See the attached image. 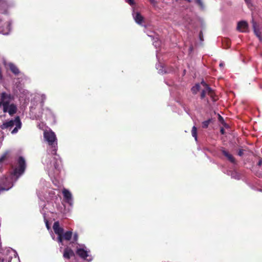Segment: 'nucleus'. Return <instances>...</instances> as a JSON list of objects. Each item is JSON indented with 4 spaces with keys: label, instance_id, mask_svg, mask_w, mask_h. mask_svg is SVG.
Listing matches in <instances>:
<instances>
[{
    "label": "nucleus",
    "instance_id": "nucleus-1",
    "mask_svg": "<svg viewBox=\"0 0 262 262\" xmlns=\"http://www.w3.org/2000/svg\"><path fill=\"white\" fill-rule=\"evenodd\" d=\"M15 126L14 128L11 131L12 134H15L17 133L19 129L21 127V122L19 116H17L14 120H11L8 121L4 122L1 126V128L2 129L11 128L14 126Z\"/></svg>",
    "mask_w": 262,
    "mask_h": 262
},
{
    "label": "nucleus",
    "instance_id": "nucleus-2",
    "mask_svg": "<svg viewBox=\"0 0 262 262\" xmlns=\"http://www.w3.org/2000/svg\"><path fill=\"white\" fill-rule=\"evenodd\" d=\"M26 167V163L25 159L23 157H19L17 160V166L13 171L14 175L19 177L25 171Z\"/></svg>",
    "mask_w": 262,
    "mask_h": 262
},
{
    "label": "nucleus",
    "instance_id": "nucleus-3",
    "mask_svg": "<svg viewBox=\"0 0 262 262\" xmlns=\"http://www.w3.org/2000/svg\"><path fill=\"white\" fill-rule=\"evenodd\" d=\"M43 137L50 146L54 147L57 144L56 137L55 133L52 130H46L43 133Z\"/></svg>",
    "mask_w": 262,
    "mask_h": 262
},
{
    "label": "nucleus",
    "instance_id": "nucleus-4",
    "mask_svg": "<svg viewBox=\"0 0 262 262\" xmlns=\"http://www.w3.org/2000/svg\"><path fill=\"white\" fill-rule=\"evenodd\" d=\"M201 84L205 88L201 92V98L202 99H204L207 93V94L212 98L213 100L215 101V100L214 99V93L213 90L204 80L201 82Z\"/></svg>",
    "mask_w": 262,
    "mask_h": 262
},
{
    "label": "nucleus",
    "instance_id": "nucleus-5",
    "mask_svg": "<svg viewBox=\"0 0 262 262\" xmlns=\"http://www.w3.org/2000/svg\"><path fill=\"white\" fill-rule=\"evenodd\" d=\"M11 95L10 94H7L6 92H3L1 94L0 100V107L3 106V111H6V106L8 105L11 101Z\"/></svg>",
    "mask_w": 262,
    "mask_h": 262
},
{
    "label": "nucleus",
    "instance_id": "nucleus-6",
    "mask_svg": "<svg viewBox=\"0 0 262 262\" xmlns=\"http://www.w3.org/2000/svg\"><path fill=\"white\" fill-rule=\"evenodd\" d=\"M76 252L79 257L88 261H91L93 259L92 256L89 254L88 251L83 248H77Z\"/></svg>",
    "mask_w": 262,
    "mask_h": 262
},
{
    "label": "nucleus",
    "instance_id": "nucleus-7",
    "mask_svg": "<svg viewBox=\"0 0 262 262\" xmlns=\"http://www.w3.org/2000/svg\"><path fill=\"white\" fill-rule=\"evenodd\" d=\"M252 27L254 31V33L255 35L259 38L260 40H262V36H261V32L260 31V28H259V26L258 24L254 21L253 19L252 20Z\"/></svg>",
    "mask_w": 262,
    "mask_h": 262
},
{
    "label": "nucleus",
    "instance_id": "nucleus-8",
    "mask_svg": "<svg viewBox=\"0 0 262 262\" xmlns=\"http://www.w3.org/2000/svg\"><path fill=\"white\" fill-rule=\"evenodd\" d=\"M248 28V24L247 21L242 20L237 23V30L241 32H246Z\"/></svg>",
    "mask_w": 262,
    "mask_h": 262
},
{
    "label": "nucleus",
    "instance_id": "nucleus-9",
    "mask_svg": "<svg viewBox=\"0 0 262 262\" xmlns=\"http://www.w3.org/2000/svg\"><path fill=\"white\" fill-rule=\"evenodd\" d=\"M17 107L13 103L9 104L6 106V111H3L4 113L8 112L10 116H13L17 112Z\"/></svg>",
    "mask_w": 262,
    "mask_h": 262
},
{
    "label": "nucleus",
    "instance_id": "nucleus-10",
    "mask_svg": "<svg viewBox=\"0 0 262 262\" xmlns=\"http://www.w3.org/2000/svg\"><path fill=\"white\" fill-rule=\"evenodd\" d=\"M53 229L56 234L58 235H62L63 233V229L60 227L58 222H55L53 226Z\"/></svg>",
    "mask_w": 262,
    "mask_h": 262
},
{
    "label": "nucleus",
    "instance_id": "nucleus-11",
    "mask_svg": "<svg viewBox=\"0 0 262 262\" xmlns=\"http://www.w3.org/2000/svg\"><path fill=\"white\" fill-rule=\"evenodd\" d=\"M8 9V4L6 0H0V12L6 14Z\"/></svg>",
    "mask_w": 262,
    "mask_h": 262
},
{
    "label": "nucleus",
    "instance_id": "nucleus-12",
    "mask_svg": "<svg viewBox=\"0 0 262 262\" xmlns=\"http://www.w3.org/2000/svg\"><path fill=\"white\" fill-rule=\"evenodd\" d=\"M74 251L70 248H65L63 251V256L67 259H70L71 257L74 256Z\"/></svg>",
    "mask_w": 262,
    "mask_h": 262
},
{
    "label": "nucleus",
    "instance_id": "nucleus-13",
    "mask_svg": "<svg viewBox=\"0 0 262 262\" xmlns=\"http://www.w3.org/2000/svg\"><path fill=\"white\" fill-rule=\"evenodd\" d=\"M222 154L227 158V159L232 163H235V159L233 156L230 154L228 151L223 148L221 149Z\"/></svg>",
    "mask_w": 262,
    "mask_h": 262
},
{
    "label": "nucleus",
    "instance_id": "nucleus-14",
    "mask_svg": "<svg viewBox=\"0 0 262 262\" xmlns=\"http://www.w3.org/2000/svg\"><path fill=\"white\" fill-rule=\"evenodd\" d=\"M62 194L66 201L67 203H70V201L72 200L71 193L68 190L64 188L62 190Z\"/></svg>",
    "mask_w": 262,
    "mask_h": 262
},
{
    "label": "nucleus",
    "instance_id": "nucleus-15",
    "mask_svg": "<svg viewBox=\"0 0 262 262\" xmlns=\"http://www.w3.org/2000/svg\"><path fill=\"white\" fill-rule=\"evenodd\" d=\"M135 21L139 25H141L144 20V17L139 12H136L134 16Z\"/></svg>",
    "mask_w": 262,
    "mask_h": 262
},
{
    "label": "nucleus",
    "instance_id": "nucleus-16",
    "mask_svg": "<svg viewBox=\"0 0 262 262\" xmlns=\"http://www.w3.org/2000/svg\"><path fill=\"white\" fill-rule=\"evenodd\" d=\"M9 67L10 71L15 75H18L19 73V70L18 68L13 63H10L9 64Z\"/></svg>",
    "mask_w": 262,
    "mask_h": 262
},
{
    "label": "nucleus",
    "instance_id": "nucleus-17",
    "mask_svg": "<svg viewBox=\"0 0 262 262\" xmlns=\"http://www.w3.org/2000/svg\"><path fill=\"white\" fill-rule=\"evenodd\" d=\"M72 231H68L64 233H62L63 237L64 238V239L66 241H70L72 236Z\"/></svg>",
    "mask_w": 262,
    "mask_h": 262
},
{
    "label": "nucleus",
    "instance_id": "nucleus-18",
    "mask_svg": "<svg viewBox=\"0 0 262 262\" xmlns=\"http://www.w3.org/2000/svg\"><path fill=\"white\" fill-rule=\"evenodd\" d=\"M200 84L201 83H196L191 89V91L193 94H196L200 91L201 88Z\"/></svg>",
    "mask_w": 262,
    "mask_h": 262
},
{
    "label": "nucleus",
    "instance_id": "nucleus-19",
    "mask_svg": "<svg viewBox=\"0 0 262 262\" xmlns=\"http://www.w3.org/2000/svg\"><path fill=\"white\" fill-rule=\"evenodd\" d=\"M9 157V151H5L2 156L0 157V163L3 162L4 161L8 159Z\"/></svg>",
    "mask_w": 262,
    "mask_h": 262
},
{
    "label": "nucleus",
    "instance_id": "nucleus-20",
    "mask_svg": "<svg viewBox=\"0 0 262 262\" xmlns=\"http://www.w3.org/2000/svg\"><path fill=\"white\" fill-rule=\"evenodd\" d=\"M191 134L192 137H193L195 139V140H197V128L195 126H193L192 127V130H191Z\"/></svg>",
    "mask_w": 262,
    "mask_h": 262
},
{
    "label": "nucleus",
    "instance_id": "nucleus-21",
    "mask_svg": "<svg viewBox=\"0 0 262 262\" xmlns=\"http://www.w3.org/2000/svg\"><path fill=\"white\" fill-rule=\"evenodd\" d=\"M211 122V119H209L207 120L204 121L202 122V127L204 128H207L210 122Z\"/></svg>",
    "mask_w": 262,
    "mask_h": 262
},
{
    "label": "nucleus",
    "instance_id": "nucleus-22",
    "mask_svg": "<svg viewBox=\"0 0 262 262\" xmlns=\"http://www.w3.org/2000/svg\"><path fill=\"white\" fill-rule=\"evenodd\" d=\"M223 43H226V48H228L230 47L231 45V41L228 38H224L223 40Z\"/></svg>",
    "mask_w": 262,
    "mask_h": 262
},
{
    "label": "nucleus",
    "instance_id": "nucleus-23",
    "mask_svg": "<svg viewBox=\"0 0 262 262\" xmlns=\"http://www.w3.org/2000/svg\"><path fill=\"white\" fill-rule=\"evenodd\" d=\"M196 3L202 9L204 8V5L202 0H195Z\"/></svg>",
    "mask_w": 262,
    "mask_h": 262
},
{
    "label": "nucleus",
    "instance_id": "nucleus-24",
    "mask_svg": "<svg viewBox=\"0 0 262 262\" xmlns=\"http://www.w3.org/2000/svg\"><path fill=\"white\" fill-rule=\"evenodd\" d=\"M247 6L250 8L252 6L251 0H244Z\"/></svg>",
    "mask_w": 262,
    "mask_h": 262
},
{
    "label": "nucleus",
    "instance_id": "nucleus-25",
    "mask_svg": "<svg viewBox=\"0 0 262 262\" xmlns=\"http://www.w3.org/2000/svg\"><path fill=\"white\" fill-rule=\"evenodd\" d=\"M78 239V233L76 232L74 234L73 243L76 242L77 241Z\"/></svg>",
    "mask_w": 262,
    "mask_h": 262
},
{
    "label": "nucleus",
    "instance_id": "nucleus-26",
    "mask_svg": "<svg viewBox=\"0 0 262 262\" xmlns=\"http://www.w3.org/2000/svg\"><path fill=\"white\" fill-rule=\"evenodd\" d=\"M199 38H200V40L201 41H203L204 40V38H203V32L202 31H201L200 32V33H199Z\"/></svg>",
    "mask_w": 262,
    "mask_h": 262
},
{
    "label": "nucleus",
    "instance_id": "nucleus-27",
    "mask_svg": "<svg viewBox=\"0 0 262 262\" xmlns=\"http://www.w3.org/2000/svg\"><path fill=\"white\" fill-rule=\"evenodd\" d=\"M57 239H58V241L59 242L61 243L62 242L63 239H64V238L63 237V235H58Z\"/></svg>",
    "mask_w": 262,
    "mask_h": 262
},
{
    "label": "nucleus",
    "instance_id": "nucleus-28",
    "mask_svg": "<svg viewBox=\"0 0 262 262\" xmlns=\"http://www.w3.org/2000/svg\"><path fill=\"white\" fill-rule=\"evenodd\" d=\"M126 2L128 3L130 6H133L135 4L134 0H126Z\"/></svg>",
    "mask_w": 262,
    "mask_h": 262
},
{
    "label": "nucleus",
    "instance_id": "nucleus-29",
    "mask_svg": "<svg viewBox=\"0 0 262 262\" xmlns=\"http://www.w3.org/2000/svg\"><path fill=\"white\" fill-rule=\"evenodd\" d=\"M218 119H219V121L222 122V123L224 121L223 118L220 115H219V118H218Z\"/></svg>",
    "mask_w": 262,
    "mask_h": 262
},
{
    "label": "nucleus",
    "instance_id": "nucleus-30",
    "mask_svg": "<svg viewBox=\"0 0 262 262\" xmlns=\"http://www.w3.org/2000/svg\"><path fill=\"white\" fill-rule=\"evenodd\" d=\"M238 155L239 156H242L243 155V149H239L238 152Z\"/></svg>",
    "mask_w": 262,
    "mask_h": 262
},
{
    "label": "nucleus",
    "instance_id": "nucleus-31",
    "mask_svg": "<svg viewBox=\"0 0 262 262\" xmlns=\"http://www.w3.org/2000/svg\"><path fill=\"white\" fill-rule=\"evenodd\" d=\"M258 166H261L262 164V158H259L258 160V162H257Z\"/></svg>",
    "mask_w": 262,
    "mask_h": 262
},
{
    "label": "nucleus",
    "instance_id": "nucleus-32",
    "mask_svg": "<svg viewBox=\"0 0 262 262\" xmlns=\"http://www.w3.org/2000/svg\"><path fill=\"white\" fill-rule=\"evenodd\" d=\"M150 3L152 4V5H156L157 4V2H156L155 0H149Z\"/></svg>",
    "mask_w": 262,
    "mask_h": 262
},
{
    "label": "nucleus",
    "instance_id": "nucleus-33",
    "mask_svg": "<svg viewBox=\"0 0 262 262\" xmlns=\"http://www.w3.org/2000/svg\"><path fill=\"white\" fill-rule=\"evenodd\" d=\"M220 132H221V133L222 135H224V133H225V130H224V129L223 127L221 128Z\"/></svg>",
    "mask_w": 262,
    "mask_h": 262
},
{
    "label": "nucleus",
    "instance_id": "nucleus-34",
    "mask_svg": "<svg viewBox=\"0 0 262 262\" xmlns=\"http://www.w3.org/2000/svg\"><path fill=\"white\" fill-rule=\"evenodd\" d=\"M224 65V63L222 62L220 63V67H222Z\"/></svg>",
    "mask_w": 262,
    "mask_h": 262
},
{
    "label": "nucleus",
    "instance_id": "nucleus-35",
    "mask_svg": "<svg viewBox=\"0 0 262 262\" xmlns=\"http://www.w3.org/2000/svg\"><path fill=\"white\" fill-rule=\"evenodd\" d=\"M188 2H191V0H186Z\"/></svg>",
    "mask_w": 262,
    "mask_h": 262
},
{
    "label": "nucleus",
    "instance_id": "nucleus-36",
    "mask_svg": "<svg viewBox=\"0 0 262 262\" xmlns=\"http://www.w3.org/2000/svg\"><path fill=\"white\" fill-rule=\"evenodd\" d=\"M46 224H47V227H48V228H49V226H48V223H47V222Z\"/></svg>",
    "mask_w": 262,
    "mask_h": 262
}]
</instances>
